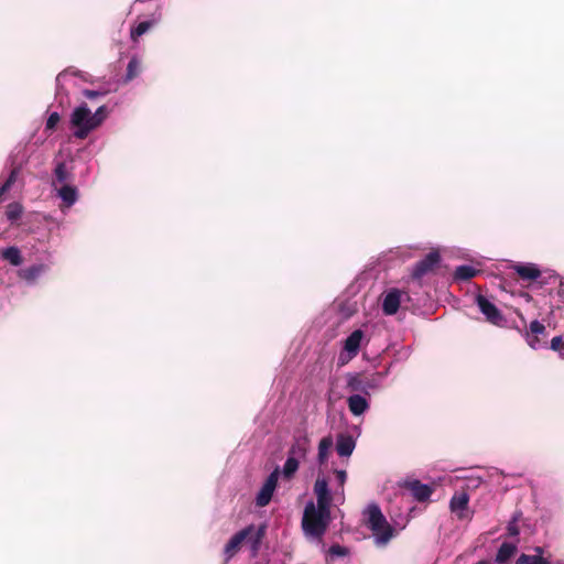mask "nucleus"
<instances>
[{"instance_id":"4c0bfd02","label":"nucleus","mask_w":564,"mask_h":564,"mask_svg":"<svg viewBox=\"0 0 564 564\" xmlns=\"http://www.w3.org/2000/svg\"><path fill=\"white\" fill-rule=\"evenodd\" d=\"M520 514L516 513L511 518V520L507 524V532L509 536H518L520 533L518 521H519Z\"/></svg>"},{"instance_id":"58836bf2","label":"nucleus","mask_w":564,"mask_h":564,"mask_svg":"<svg viewBox=\"0 0 564 564\" xmlns=\"http://www.w3.org/2000/svg\"><path fill=\"white\" fill-rule=\"evenodd\" d=\"M59 119H61V117H59L58 112H56V111L52 112L46 120V130L55 129V127L59 122Z\"/></svg>"},{"instance_id":"c9c22d12","label":"nucleus","mask_w":564,"mask_h":564,"mask_svg":"<svg viewBox=\"0 0 564 564\" xmlns=\"http://www.w3.org/2000/svg\"><path fill=\"white\" fill-rule=\"evenodd\" d=\"M22 214V207L18 203L10 204L7 209V218L11 221L17 220L20 218Z\"/></svg>"},{"instance_id":"79ce46f5","label":"nucleus","mask_w":564,"mask_h":564,"mask_svg":"<svg viewBox=\"0 0 564 564\" xmlns=\"http://www.w3.org/2000/svg\"><path fill=\"white\" fill-rule=\"evenodd\" d=\"M557 352H558L560 357H561L562 359H564V344L560 347V349L557 350Z\"/></svg>"},{"instance_id":"a878e982","label":"nucleus","mask_w":564,"mask_h":564,"mask_svg":"<svg viewBox=\"0 0 564 564\" xmlns=\"http://www.w3.org/2000/svg\"><path fill=\"white\" fill-rule=\"evenodd\" d=\"M479 270L475 269L471 265L464 264L456 268L454 272V279L457 281H467L471 278H474Z\"/></svg>"},{"instance_id":"6e6552de","label":"nucleus","mask_w":564,"mask_h":564,"mask_svg":"<svg viewBox=\"0 0 564 564\" xmlns=\"http://www.w3.org/2000/svg\"><path fill=\"white\" fill-rule=\"evenodd\" d=\"M243 530L248 531V536L245 540V542L249 545L251 552L256 554L261 546L262 539L265 534L267 525L261 524L259 527H256L253 524H250L246 527Z\"/></svg>"},{"instance_id":"39448f33","label":"nucleus","mask_w":564,"mask_h":564,"mask_svg":"<svg viewBox=\"0 0 564 564\" xmlns=\"http://www.w3.org/2000/svg\"><path fill=\"white\" fill-rule=\"evenodd\" d=\"M280 477V468L275 467L274 470L270 473L267 477L265 481L261 486L259 492L256 496V505L260 508L265 507L270 503L273 494L278 486V480Z\"/></svg>"},{"instance_id":"f704fd0d","label":"nucleus","mask_w":564,"mask_h":564,"mask_svg":"<svg viewBox=\"0 0 564 564\" xmlns=\"http://www.w3.org/2000/svg\"><path fill=\"white\" fill-rule=\"evenodd\" d=\"M98 128L102 124V122L107 119L109 115V110L106 106H100L96 109L95 112H91Z\"/></svg>"},{"instance_id":"20e7f679","label":"nucleus","mask_w":564,"mask_h":564,"mask_svg":"<svg viewBox=\"0 0 564 564\" xmlns=\"http://www.w3.org/2000/svg\"><path fill=\"white\" fill-rule=\"evenodd\" d=\"M475 302L488 323L496 326H502L506 323L501 311L486 296L478 294Z\"/></svg>"},{"instance_id":"9b49d317","label":"nucleus","mask_w":564,"mask_h":564,"mask_svg":"<svg viewBox=\"0 0 564 564\" xmlns=\"http://www.w3.org/2000/svg\"><path fill=\"white\" fill-rule=\"evenodd\" d=\"M402 292L398 289L388 291L382 300V311L386 315H393L398 312L401 303Z\"/></svg>"},{"instance_id":"4be33fe9","label":"nucleus","mask_w":564,"mask_h":564,"mask_svg":"<svg viewBox=\"0 0 564 564\" xmlns=\"http://www.w3.org/2000/svg\"><path fill=\"white\" fill-rule=\"evenodd\" d=\"M516 552L517 545L514 543L503 542L497 551L495 562L498 564H505L514 555Z\"/></svg>"},{"instance_id":"bb28decb","label":"nucleus","mask_w":564,"mask_h":564,"mask_svg":"<svg viewBox=\"0 0 564 564\" xmlns=\"http://www.w3.org/2000/svg\"><path fill=\"white\" fill-rule=\"evenodd\" d=\"M300 462L301 460H297L293 457H286V460L283 465V468H282V471H280V475L282 474V476L285 478V479H291L295 473L299 469V466H300Z\"/></svg>"},{"instance_id":"a211bd4d","label":"nucleus","mask_w":564,"mask_h":564,"mask_svg":"<svg viewBox=\"0 0 564 564\" xmlns=\"http://www.w3.org/2000/svg\"><path fill=\"white\" fill-rule=\"evenodd\" d=\"M408 489L410 490L411 495L414 497L417 501H426L430 499L432 495V488L431 486L426 484H422L420 480H411L406 484Z\"/></svg>"},{"instance_id":"2f4dec72","label":"nucleus","mask_w":564,"mask_h":564,"mask_svg":"<svg viewBox=\"0 0 564 564\" xmlns=\"http://www.w3.org/2000/svg\"><path fill=\"white\" fill-rule=\"evenodd\" d=\"M335 476H336V480L338 482V486L340 487V491L339 492H335V498L337 501H343L344 500V484L347 479V474L345 470L343 469H336L335 470Z\"/></svg>"},{"instance_id":"f3484780","label":"nucleus","mask_w":564,"mask_h":564,"mask_svg":"<svg viewBox=\"0 0 564 564\" xmlns=\"http://www.w3.org/2000/svg\"><path fill=\"white\" fill-rule=\"evenodd\" d=\"M248 536L247 530H240L234 534L224 547L226 561L230 560L240 549L241 544Z\"/></svg>"},{"instance_id":"e433bc0d","label":"nucleus","mask_w":564,"mask_h":564,"mask_svg":"<svg viewBox=\"0 0 564 564\" xmlns=\"http://www.w3.org/2000/svg\"><path fill=\"white\" fill-rule=\"evenodd\" d=\"M20 174V167H14L11 170L7 181L0 186L2 188V191L4 192H8L11 186L15 183V181L18 180V176Z\"/></svg>"},{"instance_id":"473e14b6","label":"nucleus","mask_w":564,"mask_h":564,"mask_svg":"<svg viewBox=\"0 0 564 564\" xmlns=\"http://www.w3.org/2000/svg\"><path fill=\"white\" fill-rule=\"evenodd\" d=\"M76 73L73 72V70H69V69H65L63 72H61L57 76H56V96H59L63 94V89H64V84L66 83L67 78L69 76H73L75 75Z\"/></svg>"},{"instance_id":"7ed1b4c3","label":"nucleus","mask_w":564,"mask_h":564,"mask_svg":"<svg viewBox=\"0 0 564 564\" xmlns=\"http://www.w3.org/2000/svg\"><path fill=\"white\" fill-rule=\"evenodd\" d=\"M73 134L77 139H86L98 126L91 115L87 104L83 102L75 107L69 117Z\"/></svg>"},{"instance_id":"6ab92c4d","label":"nucleus","mask_w":564,"mask_h":564,"mask_svg":"<svg viewBox=\"0 0 564 564\" xmlns=\"http://www.w3.org/2000/svg\"><path fill=\"white\" fill-rule=\"evenodd\" d=\"M356 447L355 438L349 434H339L336 440V452L340 457H349Z\"/></svg>"},{"instance_id":"1a4fd4ad","label":"nucleus","mask_w":564,"mask_h":564,"mask_svg":"<svg viewBox=\"0 0 564 564\" xmlns=\"http://www.w3.org/2000/svg\"><path fill=\"white\" fill-rule=\"evenodd\" d=\"M73 181V172L67 167L63 161L56 162L53 170V177L51 181V187L57 188V186L69 184Z\"/></svg>"},{"instance_id":"cd10ccee","label":"nucleus","mask_w":564,"mask_h":564,"mask_svg":"<svg viewBox=\"0 0 564 564\" xmlns=\"http://www.w3.org/2000/svg\"><path fill=\"white\" fill-rule=\"evenodd\" d=\"M386 373H377L371 378L365 379V394H369L370 390L380 389Z\"/></svg>"},{"instance_id":"7c9ffc66","label":"nucleus","mask_w":564,"mask_h":564,"mask_svg":"<svg viewBox=\"0 0 564 564\" xmlns=\"http://www.w3.org/2000/svg\"><path fill=\"white\" fill-rule=\"evenodd\" d=\"M153 24L154 21H142L138 23V25L131 30V39L137 41V39L147 33Z\"/></svg>"},{"instance_id":"0eeeda50","label":"nucleus","mask_w":564,"mask_h":564,"mask_svg":"<svg viewBox=\"0 0 564 564\" xmlns=\"http://www.w3.org/2000/svg\"><path fill=\"white\" fill-rule=\"evenodd\" d=\"M441 257L438 252L432 251L425 258L416 262L412 269V276L414 279H421L429 273L440 262Z\"/></svg>"},{"instance_id":"c756f323","label":"nucleus","mask_w":564,"mask_h":564,"mask_svg":"<svg viewBox=\"0 0 564 564\" xmlns=\"http://www.w3.org/2000/svg\"><path fill=\"white\" fill-rule=\"evenodd\" d=\"M347 388L351 391L365 393V380L358 375H350L347 379Z\"/></svg>"},{"instance_id":"2eb2a0df","label":"nucleus","mask_w":564,"mask_h":564,"mask_svg":"<svg viewBox=\"0 0 564 564\" xmlns=\"http://www.w3.org/2000/svg\"><path fill=\"white\" fill-rule=\"evenodd\" d=\"M545 333V326L539 321L534 319L530 323V333L527 334V343L533 349L544 347V344L539 339V335Z\"/></svg>"},{"instance_id":"c85d7f7f","label":"nucleus","mask_w":564,"mask_h":564,"mask_svg":"<svg viewBox=\"0 0 564 564\" xmlns=\"http://www.w3.org/2000/svg\"><path fill=\"white\" fill-rule=\"evenodd\" d=\"M140 73V62L137 57H132L127 66V73L123 78L124 83L131 82L133 78H135Z\"/></svg>"},{"instance_id":"f8f14e48","label":"nucleus","mask_w":564,"mask_h":564,"mask_svg":"<svg viewBox=\"0 0 564 564\" xmlns=\"http://www.w3.org/2000/svg\"><path fill=\"white\" fill-rule=\"evenodd\" d=\"M314 492L316 495V505L321 508H330L332 496L328 489V482L325 478H317L314 485Z\"/></svg>"},{"instance_id":"37998d69","label":"nucleus","mask_w":564,"mask_h":564,"mask_svg":"<svg viewBox=\"0 0 564 564\" xmlns=\"http://www.w3.org/2000/svg\"><path fill=\"white\" fill-rule=\"evenodd\" d=\"M6 192L2 191V188L0 187V197L4 194Z\"/></svg>"},{"instance_id":"5701e85b","label":"nucleus","mask_w":564,"mask_h":564,"mask_svg":"<svg viewBox=\"0 0 564 564\" xmlns=\"http://www.w3.org/2000/svg\"><path fill=\"white\" fill-rule=\"evenodd\" d=\"M536 554L530 555L522 553L516 561V564H550L546 558L543 557V549L541 546L535 547Z\"/></svg>"},{"instance_id":"ddd939ff","label":"nucleus","mask_w":564,"mask_h":564,"mask_svg":"<svg viewBox=\"0 0 564 564\" xmlns=\"http://www.w3.org/2000/svg\"><path fill=\"white\" fill-rule=\"evenodd\" d=\"M48 270L47 264L37 263L29 268L20 269L18 276L25 281L28 284H34L36 280L42 276Z\"/></svg>"},{"instance_id":"412c9836","label":"nucleus","mask_w":564,"mask_h":564,"mask_svg":"<svg viewBox=\"0 0 564 564\" xmlns=\"http://www.w3.org/2000/svg\"><path fill=\"white\" fill-rule=\"evenodd\" d=\"M514 270L522 280L527 281H534L541 275L540 269L533 263L517 264Z\"/></svg>"},{"instance_id":"393cba45","label":"nucleus","mask_w":564,"mask_h":564,"mask_svg":"<svg viewBox=\"0 0 564 564\" xmlns=\"http://www.w3.org/2000/svg\"><path fill=\"white\" fill-rule=\"evenodd\" d=\"M1 257L13 267H19L23 262L21 251L18 247L11 246L1 250Z\"/></svg>"},{"instance_id":"72a5a7b5","label":"nucleus","mask_w":564,"mask_h":564,"mask_svg":"<svg viewBox=\"0 0 564 564\" xmlns=\"http://www.w3.org/2000/svg\"><path fill=\"white\" fill-rule=\"evenodd\" d=\"M349 555V549L339 544H333L328 549V556L334 560L337 557H345Z\"/></svg>"},{"instance_id":"b1692460","label":"nucleus","mask_w":564,"mask_h":564,"mask_svg":"<svg viewBox=\"0 0 564 564\" xmlns=\"http://www.w3.org/2000/svg\"><path fill=\"white\" fill-rule=\"evenodd\" d=\"M333 446L334 441L330 435L325 436L319 441L317 453V463L319 465H324L327 462L329 452L333 448Z\"/></svg>"},{"instance_id":"4468645a","label":"nucleus","mask_w":564,"mask_h":564,"mask_svg":"<svg viewBox=\"0 0 564 564\" xmlns=\"http://www.w3.org/2000/svg\"><path fill=\"white\" fill-rule=\"evenodd\" d=\"M347 405L350 413L355 416H360L370 408L369 401L359 393H354L348 397Z\"/></svg>"},{"instance_id":"ea45409f","label":"nucleus","mask_w":564,"mask_h":564,"mask_svg":"<svg viewBox=\"0 0 564 564\" xmlns=\"http://www.w3.org/2000/svg\"><path fill=\"white\" fill-rule=\"evenodd\" d=\"M83 95L88 99H94L99 96H104L105 94L98 90L84 89Z\"/></svg>"},{"instance_id":"f03ea898","label":"nucleus","mask_w":564,"mask_h":564,"mask_svg":"<svg viewBox=\"0 0 564 564\" xmlns=\"http://www.w3.org/2000/svg\"><path fill=\"white\" fill-rule=\"evenodd\" d=\"M365 523L371 530L377 546H386L394 535V529L387 521L380 507L372 502L364 510Z\"/></svg>"},{"instance_id":"9d476101","label":"nucleus","mask_w":564,"mask_h":564,"mask_svg":"<svg viewBox=\"0 0 564 564\" xmlns=\"http://www.w3.org/2000/svg\"><path fill=\"white\" fill-rule=\"evenodd\" d=\"M469 502V496L467 492L455 494L449 501V509L457 516L459 520L468 519L467 507Z\"/></svg>"},{"instance_id":"f257e3e1","label":"nucleus","mask_w":564,"mask_h":564,"mask_svg":"<svg viewBox=\"0 0 564 564\" xmlns=\"http://www.w3.org/2000/svg\"><path fill=\"white\" fill-rule=\"evenodd\" d=\"M330 522V508H321L308 501L304 508L302 529L307 538L321 539Z\"/></svg>"},{"instance_id":"423d86ee","label":"nucleus","mask_w":564,"mask_h":564,"mask_svg":"<svg viewBox=\"0 0 564 564\" xmlns=\"http://www.w3.org/2000/svg\"><path fill=\"white\" fill-rule=\"evenodd\" d=\"M54 189L56 191V196L62 200L59 209L63 213H66V210L74 206L79 198L78 188L70 183L57 186Z\"/></svg>"},{"instance_id":"dca6fc26","label":"nucleus","mask_w":564,"mask_h":564,"mask_svg":"<svg viewBox=\"0 0 564 564\" xmlns=\"http://www.w3.org/2000/svg\"><path fill=\"white\" fill-rule=\"evenodd\" d=\"M364 339V332L361 329L354 330L344 343V351L347 352L349 358L358 355L361 341Z\"/></svg>"},{"instance_id":"a19ab883","label":"nucleus","mask_w":564,"mask_h":564,"mask_svg":"<svg viewBox=\"0 0 564 564\" xmlns=\"http://www.w3.org/2000/svg\"><path fill=\"white\" fill-rule=\"evenodd\" d=\"M564 344L561 336H555L551 340V349L557 351L560 347Z\"/></svg>"},{"instance_id":"aec40b11","label":"nucleus","mask_w":564,"mask_h":564,"mask_svg":"<svg viewBox=\"0 0 564 564\" xmlns=\"http://www.w3.org/2000/svg\"><path fill=\"white\" fill-rule=\"evenodd\" d=\"M308 447V438L306 436L296 437L288 451V456L297 460L306 456Z\"/></svg>"}]
</instances>
